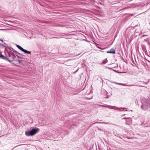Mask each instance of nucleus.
<instances>
[{"label": "nucleus", "instance_id": "nucleus-2", "mask_svg": "<svg viewBox=\"0 0 150 150\" xmlns=\"http://www.w3.org/2000/svg\"><path fill=\"white\" fill-rule=\"evenodd\" d=\"M39 129L38 128H33L30 131H26L25 134L27 136H33L39 132Z\"/></svg>", "mask_w": 150, "mask_h": 150}, {"label": "nucleus", "instance_id": "nucleus-8", "mask_svg": "<svg viewBox=\"0 0 150 150\" xmlns=\"http://www.w3.org/2000/svg\"><path fill=\"white\" fill-rule=\"evenodd\" d=\"M17 47L18 48L19 50H21L22 51H23L24 49H23L22 47H21L20 46L18 45H16Z\"/></svg>", "mask_w": 150, "mask_h": 150}, {"label": "nucleus", "instance_id": "nucleus-11", "mask_svg": "<svg viewBox=\"0 0 150 150\" xmlns=\"http://www.w3.org/2000/svg\"><path fill=\"white\" fill-rule=\"evenodd\" d=\"M122 119H129V120H131V118H130V117H129V118H126V117H124V118H123Z\"/></svg>", "mask_w": 150, "mask_h": 150}, {"label": "nucleus", "instance_id": "nucleus-1", "mask_svg": "<svg viewBox=\"0 0 150 150\" xmlns=\"http://www.w3.org/2000/svg\"><path fill=\"white\" fill-rule=\"evenodd\" d=\"M142 105L141 108L144 110H146L149 108L150 106V100L145 98H143L141 100Z\"/></svg>", "mask_w": 150, "mask_h": 150}, {"label": "nucleus", "instance_id": "nucleus-9", "mask_svg": "<svg viewBox=\"0 0 150 150\" xmlns=\"http://www.w3.org/2000/svg\"><path fill=\"white\" fill-rule=\"evenodd\" d=\"M108 62L107 60L106 59H105L102 62L101 64H105Z\"/></svg>", "mask_w": 150, "mask_h": 150}, {"label": "nucleus", "instance_id": "nucleus-22", "mask_svg": "<svg viewBox=\"0 0 150 150\" xmlns=\"http://www.w3.org/2000/svg\"><path fill=\"white\" fill-rule=\"evenodd\" d=\"M108 68L109 69H112V68Z\"/></svg>", "mask_w": 150, "mask_h": 150}, {"label": "nucleus", "instance_id": "nucleus-7", "mask_svg": "<svg viewBox=\"0 0 150 150\" xmlns=\"http://www.w3.org/2000/svg\"><path fill=\"white\" fill-rule=\"evenodd\" d=\"M23 52H24L25 54H30L31 53L30 51H28L24 49L23 51Z\"/></svg>", "mask_w": 150, "mask_h": 150}, {"label": "nucleus", "instance_id": "nucleus-14", "mask_svg": "<svg viewBox=\"0 0 150 150\" xmlns=\"http://www.w3.org/2000/svg\"><path fill=\"white\" fill-rule=\"evenodd\" d=\"M18 61L19 63H20L21 62V60H18Z\"/></svg>", "mask_w": 150, "mask_h": 150}, {"label": "nucleus", "instance_id": "nucleus-13", "mask_svg": "<svg viewBox=\"0 0 150 150\" xmlns=\"http://www.w3.org/2000/svg\"><path fill=\"white\" fill-rule=\"evenodd\" d=\"M147 82H143V84H145L146 85L147 84Z\"/></svg>", "mask_w": 150, "mask_h": 150}, {"label": "nucleus", "instance_id": "nucleus-24", "mask_svg": "<svg viewBox=\"0 0 150 150\" xmlns=\"http://www.w3.org/2000/svg\"><path fill=\"white\" fill-rule=\"evenodd\" d=\"M98 47V48H100V47Z\"/></svg>", "mask_w": 150, "mask_h": 150}, {"label": "nucleus", "instance_id": "nucleus-16", "mask_svg": "<svg viewBox=\"0 0 150 150\" xmlns=\"http://www.w3.org/2000/svg\"><path fill=\"white\" fill-rule=\"evenodd\" d=\"M127 86H133V85H127Z\"/></svg>", "mask_w": 150, "mask_h": 150}, {"label": "nucleus", "instance_id": "nucleus-6", "mask_svg": "<svg viewBox=\"0 0 150 150\" xmlns=\"http://www.w3.org/2000/svg\"><path fill=\"white\" fill-rule=\"evenodd\" d=\"M0 58L5 60H8L9 62L10 61L6 57H4L3 55L1 54H0Z\"/></svg>", "mask_w": 150, "mask_h": 150}, {"label": "nucleus", "instance_id": "nucleus-17", "mask_svg": "<svg viewBox=\"0 0 150 150\" xmlns=\"http://www.w3.org/2000/svg\"><path fill=\"white\" fill-rule=\"evenodd\" d=\"M0 40L2 42H3V40L2 39H0Z\"/></svg>", "mask_w": 150, "mask_h": 150}, {"label": "nucleus", "instance_id": "nucleus-3", "mask_svg": "<svg viewBox=\"0 0 150 150\" xmlns=\"http://www.w3.org/2000/svg\"><path fill=\"white\" fill-rule=\"evenodd\" d=\"M106 107H107L110 109H114L115 110H119L120 111L123 110V109L125 108H123L122 107H117L116 106H112L111 105H108Z\"/></svg>", "mask_w": 150, "mask_h": 150}, {"label": "nucleus", "instance_id": "nucleus-10", "mask_svg": "<svg viewBox=\"0 0 150 150\" xmlns=\"http://www.w3.org/2000/svg\"><path fill=\"white\" fill-rule=\"evenodd\" d=\"M17 56L18 58L21 59L22 58V55L19 53H18V55H17Z\"/></svg>", "mask_w": 150, "mask_h": 150}, {"label": "nucleus", "instance_id": "nucleus-15", "mask_svg": "<svg viewBox=\"0 0 150 150\" xmlns=\"http://www.w3.org/2000/svg\"><path fill=\"white\" fill-rule=\"evenodd\" d=\"M135 86H140V87H145V86H137V85H135Z\"/></svg>", "mask_w": 150, "mask_h": 150}, {"label": "nucleus", "instance_id": "nucleus-21", "mask_svg": "<svg viewBox=\"0 0 150 150\" xmlns=\"http://www.w3.org/2000/svg\"><path fill=\"white\" fill-rule=\"evenodd\" d=\"M18 145V146H20V145Z\"/></svg>", "mask_w": 150, "mask_h": 150}, {"label": "nucleus", "instance_id": "nucleus-19", "mask_svg": "<svg viewBox=\"0 0 150 150\" xmlns=\"http://www.w3.org/2000/svg\"><path fill=\"white\" fill-rule=\"evenodd\" d=\"M113 70L114 71H116V72H117V71H115V70H114V69H113Z\"/></svg>", "mask_w": 150, "mask_h": 150}, {"label": "nucleus", "instance_id": "nucleus-5", "mask_svg": "<svg viewBox=\"0 0 150 150\" xmlns=\"http://www.w3.org/2000/svg\"><path fill=\"white\" fill-rule=\"evenodd\" d=\"M107 53H111L115 54V50L114 49L112 48L110 49V51H108L107 52Z\"/></svg>", "mask_w": 150, "mask_h": 150}, {"label": "nucleus", "instance_id": "nucleus-4", "mask_svg": "<svg viewBox=\"0 0 150 150\" xmlns=\"http://www.w3.org/2000/svg\"><path fill=\"white\" fill-rule=\"evenodd\" d=\"M9 56L13 60H14V59L16 58V56L13 53H8Z\"/></svg>", "mask_w": 150, "mask_h": 150}, {"label": "nucleus", "instance_id": "nucleus-12", "mask_svg": "<svg viewBox=\"0 0 150 150\" xmlns=\"http://www.w3.org/2000/svg\"><path fill=\"white\" fill-rule=\"evenodd\" d=\"M126 123L128 121H130V122H131V121H132V119H131V120H129V119H127L126 120Z\"/></svg>", "mask_w": 150, "mask_h": 150}, {"label": "nucleus", "instance_id": "nucleus-23", "mask_svg": "<svg viewBox=\"0 0 150 150\" xmlns=\"http://www.w3.org/2000/svg\"><path fill=\"white\" fill-rule=\"evenodd\" d=\"M131 111H132V110H131Z\"/></svg>", "mask_w": 150, "mask_h": 150}, {"label": "nucleus", "instance_id": "nucleus-18", "mask_svg": "<svg viewBox=\"0 0 150 150\" xmlns=\"http://www.w3.org/2000/svg\"><path fill=\"white\" fill-rule=\"evenodd\" d=\"M146 36L145 35H142V37H144V36Z\"/></svg>", "mask_w": 150, "mask_h": 150}, {"label": "nucleus", "instance_id": "nucleus-20", "mask_svg": "<svg viewBox=\"0 0 150 150\" xmlns=\"http://www.w3.org/2000/svg\"><path fill=\"white\" fill-rule=\"evenodd\" d=\"M128 111L127 110H125V111Z\"/></svg>", "mask_w": 150, "mask_h": 150}]
</instances>
